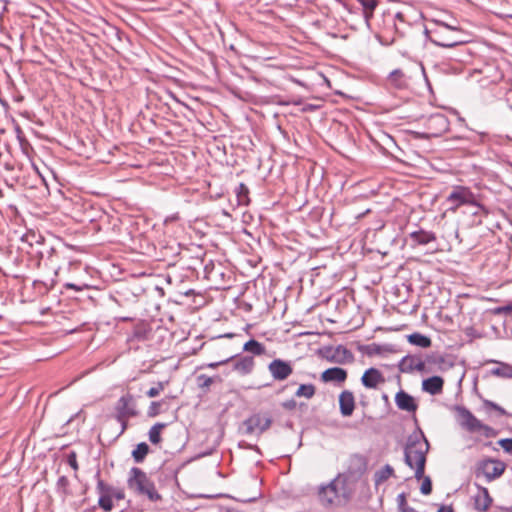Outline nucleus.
Returning <instances> with one entry per match:
<instances>
[{
	"label": "nucleus",
	"mask_w": 512,
	"mask_h": 512,
	"mask_svg": "<svg viewBox=\"0 0 512 512\" xmlns=\"http://www.w3.org/2000/svg\"><path fill=\"white\" fill-rule=\"evenodd\" d=\"M166 385V382H158L156 386L151 387L147 392L146 395L150 398H154L160 394L161 391L164 390Z\"/></svg>",
	"instance_id": "3c124183"
},
{
	"label": "nucleus",
	"mask_w": 512,
	"mask_h": 512,
	"mask_svg": "<svg viewBox=\"0 0 512 512\" xmlns=\"http://www.w3.org/2000/svg\"><path fill=\"white\" fill-rule=\"evenodd\" d=\"M163 401H152L149 405L147 415L148 417H156L160 414V408L162 406Z\"/></svg>",
	"instance_id": "09e8293b"
},
{
	"label": "nucleus",
	"mask_w": 512,
	"mask_h": 512,
	"mask_svg": "<svg viewBox=\"0 0 512 512\" xmlns=\"http://www.w3.org/2000/svg\"><path fill=\"white\" fill-rule=\"evenodd\" d=\"M41 240H43V237L34 231L26 232L21 238V242L27 245V249H31V247L37 245Z\"/></svg>",
	"instance_id": "58836bf2"
},
{
	"label": "nucleus",
	"mask_w": 512,
	"mask_h": 512,
	"mask_svg": "<svg viewBox=\"0 0 512 512\" xmlns=\"http://www.w3.org/2000/svg\"><path fill=\"white\" fill-rule=\"evenodd\" d=\"M119 319L121 321L126 322V321H131L133 318L131 316H120Z\"/></svg>",
	"instance_id": "338daca9"
},
{
	"label": "nucleus",
	"mask_w": 512,
	"mask_h": 512,
	"mask_svg": "<svg viewBox=\"0 0 512 512\" xmlns=\"http://www.w3.org/2000/svg\"><path fill=\"white\" fill-rule=\"evenodd\" d=\"M480 432H482V434L487 437V438H493V437H496L497 434H498V431L496 429H494L493 427L491 426H488L484 423L481 422L480 424V427H479V430Z\"/></svg>",
	"instance_id": "8fccbe9b"
},
{
	"label": "nucleus",
	"mask_w": 512,
	"mask_h": 512,
	"mask_svg": "<svg viewBox=\"0 0 512 512\" xmlns=\"http://www.w3.org/2000/svg\"><path fill=\"white\" fill-rule=\"evenodd\" d=\"M243 350L253 355H262L266 351L265 346L255 339L248 340L244 344Z\"/></svg>",
	"instance_id": "c9c22d12"
},
{
	"label": "nucleus",
	"mask_w": 512,
	"mask_h": 512,
	"mask_svg": "<svg viewBox=\"0 0 512 512\" xmlns=\"http://www.w3.org/2000/svg\"><path fill=\"white\" fill-rule=\"evenodd\" d=\"M455 29L451 28L448 25H441L434 30H429L428 28H424V33L427 39L433 44L440 46L451 48L456 46L459 42L454 41L446 37L445 33L449 31H454Z\"/></svg>",
	"instance_id": "6e6552de"
},
{
	"label": "nucleus",
	"mask_w": 512,
	"mask_h": 512,
	"mask_svg": "<svg viewBox=\"0 0 512 512\" xmlns=\"http://www.w3.org/2000/svg\"><path fill=\"white\" fill-rule=\"evenodd\" d=\"M65 287L67 289H73V290H76V291H81L83 290L84 288H87V285H83V286H80V285H76L74 283H66L65 284Z\"/></svg>",
	"instance_id": "680f3d73"
},
{
	"label": "nucleus",
	"mask_w": 512,
	"mask_h": 512,
	"mask_svg": "<svg viewBox=\"0 0 512 512\" xmlns=\"http://www.w3.org/2000/svg\"><path fill=\"white\" fill-rule=\"evenodd\" d=\"M422 484L420 487V491L423 495H429L432 492V481L429 476H424L421 478Z\"/></svg>",
	"instance_id": "de8ad7c7"
},
{
	"label": "nucleus",
	"mask_w": 512,
	"mask_h": 512,
	"mask_svg": "<svg viewBox=\"0 0 512 512\" xmlns=\"http://www.w3.org/2000/svg\"><path fill=\"white\" fill-rule=\"evenodd\" d=\"M151 332V328L145 322L136 324L132 331V337L138 341L146 340Z\"/></svg>",
	"instance_id": "7c9ffc66"
},
{
	"label": "nucleus",
	"mask_w": 512,
	"mask_h": 512,
	"mask_svg": "<svg viewBox=\"0 0 512 512\" xmlns=\"http://www.w3.org/2000/svg\"><path fill=\"white\" fill-rule=\"evenodd\" d=\"M363 8V17L368 28L371 27V21L374 11L379 4V0H356Z\"/></svg>",
	"instance_id": "bb28decb"
},
{
	"label": "nucleus",
	"mask_w": 512,
	"mask_h": 512,
	"mask_svg": "<svg viewBox=\"0 0 512 512\" xmlns=\"http://www.w3.org/2000/svg\"><path fill=\"white\" fill-rule=\"evenodd\" d=\"M204 276L216 288H219L225 281L226 273L220 263L215 264L212 260H209L204 265Z\"/></svg>",
	"instance_id": "f8f14e48"
},
{
	"label": "nucleus",
	"mask_w": 512,
	"mask_h": 512,
	"mask_svg": "<svg viewBox=\"0 0 512 512\" xmlns=\"http://www.w3.org/2000/svg\"><path fill=\"white\" fill-rule=\"evenodd\" d=\"M150 451L149 445L146 442L137 444L131 455L136 463H142Z\"/></svg>",
	"instance_id": "f704fd0d"
},
{
	"label": "nucleus",
	"mask_w": 512,
	"mask_h": 512,
	"mask_svg": "<svg viewBox=\"0 0 512 512\" xmlns=\"http://www.w3.org/2000/svg\"><path fill=\"white\" fill-rule=\"evenodd\" d=\"M427 125L434 136H441L449 130L450 122L444 114L436 113L429 117Z\"/></svg>",
	"instance_id": "dca6fc26"
},
{
	"label": "nucleus",
	"mask_w": 512,
	"mask_h": 512,
	"mask_svg": "<svg viewBox=\"0 0 512 512\" xmlns=\"http://www.w3.org/2000/svg\"><path fill=\"white\" fill-rule=\"evenodd\" d=\"M237 205L247 206L250 203L249 188L244 184L240 183L235 189Z\"/></svg>",
	"instance_id": "2f4dec72"
},
{
	"label": "nucleus",
	"mask_w": 512,
	"mask_h": 512,
	"mask_svg": "<svg viewBox=\"0 0 512 512\" xmlns=\"http://www.w3.org/2000/svg\"><path fill=\"white\" fill-rule=\"evenodd\" d=\"M395 404L398 409L408 413L415 414L418 409V404L415 398L404 390H400L396 393Z\"/></svg>",
	"instance_id": "f3484780"
},
{
	"label": "nucleus",
	"mask_w": 512,
	"mask_h": 512,
	"mask_svg": "<svg viewBox=\"0 0 512 512\" xmlns=\"http://www.w3.org/2000/svg\"><path fill=\"white\" fill-rule=\"evenodd\" d=\"M268 370L276 381H284L293 373L291 363L279 358L274 359L269 363Z\"/></svg>",
	"instance_id": "9b49d317"
},
{
	"label": "nucleus",
	"mask_w": 512,
	"mask_h": 512,
	"mask_svg": "<svg viewBox=\"0 0 512 512\" xmlns=\"http://www.w3.org/2000/svg\"><path fill=\"white\" fill-rule=\"evenodd\" d=\"M67 462L75 471L78 470L79 467H78V462H77V458H76V453L75 452H71L68 455Z\"/></svg>",
	"instance_id": "4d7b16f0"
},
{
	"label": "nucleus",
	"mask_w": 512,
	"mask_h": 512,
	"mask_svg": "<svg viewBox=\"0 0 512 512\" xmlns=\"http://www.w3.org/2000/svg\"><path fill=\"white\" fill-rule=\"evenodd\" d=\"M391 351H392V348L390 346H388V345H379V344H376V343H372V344L366 345L364 347V352L368 356L381 355V354H384V353H387V352H391Z\"/></svg>",
	"instance_id": "4c0bfd02"
},
{
	"label": "nucleus",
	"mask_w": 512,
	"mask_h": 512,
	"mask_svg": "<svg viewBox=\"0 0 512 512\" xmlns=\"http://www.w3.org/2000/svg\"><path fill=\"white\" fill-rule=\"evenodd\" d=\"M272 425V418L269 415L255 413L245 419L242 423L246 435L257 434L258 436L267 431Z\"/></svg>",
	"instance_id": "39448f33"
},
{
	"label": "nucleus",
	"mask_w": 512,
	"mask_h": 512,
	"mask_svg": "<svg viewBox=\"0 0 512 512\" xmlns=\"http://www.w3.org/2000/svg\"><path fill=\"white\" fill-rule=\"evenodd\" d=\"M316 393V387L309 384H301L295 392L296 397H304L306 399H311Z\"/></svg>",
	"instance_id": "79ce46f5"
},
{
	"label": "nucleus",
	"mask_w": 512,
	"mask_h": 512,
	"mask_svg": "<svg viewBox=\"0 0 512 512\" xmlns=\"http://www.w3.org/2000/svg\"><path fill=\"white\" fill-rule=\"evenodd\" d=\"M401 13V17H398L395 21L397 25L396 30V40L399 38H403L408 35L409 31L412 28L410 21L408 20L407 13L405 11H399Z\"/></svg>",
	"instance_id": "cd10ccee"
},
{
	"label": "nucleus",
	"mask_w": 512,
	"mask_h": 512,
	"mask_svg": "<svg viewBox=\"0 0 512 512\" xmlns=\"http://www.w3.org/2000/svg\"><path fill=\"white\" fill-rule=\"evenodd\" d=\"M281 406L288 411H293L297 407V402L294 399H288L281 403Z\"/></svg>",
	"instance_id": "5fc2aeb1"
},
{
	"label": "nucleus",
	"mask_w": 512,
	"mask_h": 512,
	"mask_svg": "<svg viewBox=\"0 0 512 512\" xmlns=\"http://www.w3.org/2000/svg\"><path fill=\"white\" fill-rule=\"evenodd\" d=\"M255 500H256V497H253V498L248 499V500H246V501H247V502H252V501H255Z\"/></svg>",
	"instance_id": "774afa93"
},
{
	"label": "nucleus",
	"mask_w": 512,
	"mask_h": 512,
	"mask_svg": "<svg viewBox=\"0 0 512 512\" xmlns=\"http://www.w3.org/2000/svg\"><path fill=\"white\" fill-rule=\"evenodd\" d=\"M232 358L233 357H229L224 360L217 361V362H211V363L206 364L205 367L215 369L221 365L229 364V362H230V360H232Z\"/></svg>",
	"instance_id": "6e6d98bb"
},
{
	"label": "nucleus",
	"mask_w": 512,
	"mask_h": 512,
	"mask_svg": "<svg viewBox=\"0 0 512 512\" xmlns=\"http://www.w3.org/2000/svg\"><path fill=\"white\" fill-rule=\"evenodd\" d=\"M326 359L329 362L337 364L351 363L354 360L353 353L343 345H338L335 348H330L327 351Z\"/></svg>",
	"instance_id": "4468645a"
},
{
	"label": "nucleus",
	"mask_w": 512,
	"mask_h": 512,
	"mask_svg": "<svg viewBox=\"0 0 512 512\" xmlns=\"http://www.w3.org/2000/svg\"><path fill=\"white\" fill-rule=\"evenodd\" d=\"M393 475H394L393 467L389 464H386L381 469H379L375 472L374 483L376 486H379Z\"/></svg>",
	"instance_id": "c756f323"
},
{
	"label": "nucleus",
	"mask_w": 512,
	"mask_h": 512,
	"mask_svg": "<svg viewBox=\"0 0 512 512\" xmlns=\"http://www.w3.org/2000/svg\"><path fill=\"white\" fill-rule=\"evenodd\" d=\"M397 506H398L399 512L402 511L404 508L408 507L405 493H400L397 496Z\"/></svg>",
	"instance_id": "864d4df0"
},
{
	"label": "nucleus",
	"mask_w": 512,
	"mask_h": 512,
	"mask_svg": "<svg viewBox=\"0 0 512 512\" xmlns=\"http://www.w3.org/2000/svg\"><path fill=\"white\" fill-rule=\"evenodd\" d=\"M445 201L449 205L448 211L453 213H455L461 206L470 205L476 206L485 214H488L486 207L478 202L476 195L469 187L466 186H454Z\"/></svg>",
	"instance_id": "20e7f679"
},
{
	"label": "nucleus",
	"mask_w": 512,
	"mask_h": 512,
	"mask_svg": "<svg viewBox=\"0 0 512 512\" xmlns=\"http://www.w3.org/2000/svg\"><path fill=\"white\" fill-rule=\"evenodd\" d=\"M444 380L440 376H431L422 381V390L431 395L441 394L443 391Z\"/></svg>",
	"instance_id": "b1692460"
},
{
	"label": "nucleus",
	"mask_w": 512,
	"mask_h": 512,
	"mask_svg": "<svg viewBox=\"0 0 512 512\" xmlns=\"http://www.w3.org/2000/svg\"><path fill=\"white\" fill-rule=\"evenodd\" d=\"M95 478L97 480L96 491L101 495L112 496L114 493V487L105 483L100 477V471L96 472Z\"/></svg>",
	"instance_id": "e433bc0d"
},
{
	"label": "nucleus",
	"mask_w": 512,
	"mask_h": 512,
	"mask_svg": "<svg viewBox=\"0 0 512 512\" xmlns=\"http://www.w3.org/2000/svg\"><path fill=\"white\" fill-rule=\"evenodd\" d=\"M479 398L482 400V404H483V409L485 411H490V410H494L496 411L500 416H506L508 415L507 411L501 407L500 405H498L497 403L491 401V400H488V399H485L483 398L480 394H478Z\"/></svg>",
	"instance_id": "37998d69"
},
{
	"label": "nucleus",
	"mask_w": 512,
	"mask_h": 512,
	"mask_svg": "<svg viewBox=\"0 0 512 512\" xmlns=\"http://www.w3.org/2000/svg\"><path fill=\"white\" fill-rule=\"evenodd\" d=\"M180 262L182 263V268H186L192 271H198L199 268L204 269L205 265V260L200 256L191 258L190 263H186L185 257L181 256Z\"/></svg>",
	"instance_id": "ea45409f"
},
{
	"label": "nucleus",
	"mask_w": 512,
	"mask_h": 512,
	"mask_svg": "<svg viewBox=\"0 0 512 512\" xmlns=\"http://www.w3.org/2000/svg\"><path fill=\"white\" fill-rule=\"evenodd\" d=\"M487 362L498 364V367L492 368L489 371L490 375L503 379H512V365L505 362H499L496 360H489Z\"/></svg>",
	"instance_id": "a878e982"
},
{
	"label": "nucleus",
	"mask_w": 512,
	"mask_h": 512,
	"mask_svg": "<svg viewBox=\"0 0 512 512\" xmlns=\"http://www.w3.org/2000/svg\"><path fill=\"white\" fill-rule=\"evenodd\" d=\"M127 486L135 495L146 497L150 502L155 503L162 500L155 483L139 467H132L129 470Z\"/></svg>",
	"instance_id": "f03ea898"
},
{
	"label": "nucleus",
	"mask_w": 512,
	"mask_h": 512,
	"mask_svg": "<svg viewBox=\"0 0 512 512\" xmlns=\"http://www.w3.org/2000/svg\"><path fill=\"white\" fill-rule=\"evenodd\" d=\"M115 412V418L137 417L139 415V411L137 409V402L134 396L130 393L122 395L115 405Z\"/></svg>",
	"instance_id": "0eeeda50"
},
{
	"label": "nucleus",
	"mask_w": 512,
	"mask_h": 512,
	"mask_svg": "<svg viewBox=\"0 0 512 512\" xmlns=\"http://www.w3.org/2000/svg\"><path fill=\"white\" fill-rule=\"evenodd\" d=\"M130 418L129 417H123V418H116V420L121 424V431L119 433V435L123 434L126 429L128 428V420Z\"/></svg>",
	"instance_id": "bf43d9fd"
},
{
	"label": "nucleus",
	"mask_w": 512,
	"mask_h": 512,
	"mask_svg": "<svg viewBox=\"0 0 512 512\" xmlns=\"http://www.w3.org/2000/svg\"><path fill=\"white\" fill-rule=\"evenodd\" d=\"M497 444L503 449V451L509 455H512V438H503L498 440Z\"/></svg>",
	"instance_id": "603ef678"
},
{
	"label": "nucleus",
	"mask_w": 512,
	"mask_h": 512,
	"mask_svg": "<svg viewBox=\"0 0 512 512\" xmlns=\"http://www.w3.org/2000/svg\"><path fill=\"white\" fill-rule=\"evenodd\" d=\"M400 512H417V511L413 507L408 506Z\"/></svg>",
	"instance_id": "69168bd1"
},
{
	"label": "nucleus",
	"mask_w": 512,
	"mask_h": 512,
	"mask_svg": "<svg viewBox=\"0 0 512 512\" xmlns=\"http://www.w3.org/2000/svg\"><path fill=\"white\" fill-rule=\"evenodd\" d=\"M55 256H57V250L52 245L48 244L44 251L36 252V266L40 267L43 263L47 267H53V258Z\"/></svg>",
	"instance_id": "393cba45"
},
{
	"label": "nucleus",
	"mask_w": 512,
	"mask_h": 512,
	"mask_svg": "<svg viewBox=\"0 0 512 512\" xmlns=\"http://www.w3.org/2000/svg\"><path fill=\"white\" fill-rule=\"evenodd\" d=\"M48 246V244L45 242V240H41L37 245L34 247H31V249H26V253L29 255V257L32 260L36 261V252L44 251V249Z\"/></svg>",
	"instance_id": "49530a36"
},
{
	"label": "nucleus",
	"mask_w": 512,
	"mask_h": 512,
	"mask_svg": "<svg viewBox=\"0 0 512 512\" xmlns=\"http://www.w3.org/2000/svg\"><path fill=\"white\" fill-rule=\"evenodd\" d=\"M413 419L417 428L407 438L404 448V462L411 469H415L414 477L420 480L425 473L426 456L430 445L423 431L418 426V420L415 415Z\"/></svg>",
	"instance_id": "f257e3e1"
},
{
	"label": "nucleus",
	"mask_w": 512,
	"mask_h": 512,
	"mask_svg": "<svg viewBox=\"0 0 512 512\" xmlns=\"http://www.w3.org/2000/svg\"><path fill=\"white\" fill-rule=\"evenodd\" d=\"M408 342L412 345L421 347V348H428L431 346V339L421 333L415 332L410 335H408Z\"/></svg>",
	"instance_id": "72a5a7b5"
},
{
	"label": "nucleus",
	"mask_w": 512,
	"mask_h": 512,
	"mask_svg": "<svg viewBox=\"0 0 512 512\" xmlns=\"http://www.w3.org/2000/svg\"><path fill=\"white\" fill-rule=\"evenodd\" d=\"M398 17H401L400 12L386 11L376 19L374 26L371 25L369 29L374 31L375 38L380 44L390 46L396 41L397 25L395 21Z\"/></svg>",
	"instance_id": "7ed1b4c3"
},
{
	"label": "nucleus",
	"mask_w": 512,
	"mask_h": 512,
	"mask_svg": "<svg viewBox=\"0 0 512 512\" xmlns=\"http://www.w3.org/2000/svg\"><path fill=\"white\" fill-rule=\"evenodd\" d=\"M347 377V371L341 367L328 368L324 370L320 375V379L324 383L335 382L342 384L346 381Z\"/></svg>",
	"instance_id": "aec40b11"
},
{
	"label": "nucleus",
	"mask_w": 512,
	"mask_h": 512,
	"mask_svg": "<svg viewBox=\"0 0 512 512\" xmlns=\"http://www.w3.org/2000/svg\"><path fill=\"white\" fill-rule=\"evenodd\" d=\"M69 486V479L66 476H61L58 478L57 481V488L63 489L64 491Z\"/></svg>",
	"instance_id": "13d9d810"
},
{
	"label": "nucleus",
	"mask_w": 512,
	"mask_h": 512,
	"mask_svg": "<svg viewBox=\"0 0 512 512\" xmlns=\"http://www.w3.org/2000/svg\"><path fill=\"white\" fill-rule=\"evenodd\" d=\"M512 311V305H507V306H503V307H499L497 308L496 312L497 313H507V312H511Z\"/></svg>",
	"instance_id": "e2e57ef3"
},
{
	"label": "nucleus",
	"mask_w": 512,
	"mask_h": 512,
	"mask_svg": "<svg viewBox=\"0 0 512 512\" xmlns=\"http://www.w3.org/2000/svg\"><path fill=\"white\" fill-rule=\"evenodd\" d=\"M232 357V360L229 362L232 371L237 372L241 376L248 375L253 371L255 361L252 356H243L238 359H235L234 356Z\"/></svg>",
	"instance_id": "a211bd4d"
},
{
	"label": "nucleus",
	"mask_w": 512,
	"mask_h": 512,
	"mask_svg": "<svg viewBox=\"0 0 512 512\" xmlns=\"http://www.w3.org/2000/svg\"><path fill=\"white\" fill-rule=\"evenodd\" d=\"M384 382L385 378L383 374L377 368L373 367L367 369L361 377L362 385L368 389H375L379 384Z\"/></svg>",
	"instance_id": "6ab92c4d"
},
{
	"label": "nucleus",
	"mask_w": 512,
	"mask_h": 512,
	"mask_svg": "<svg viewBox=\"0 0 512 512\" xmlns=\"http://www.w3.org/2000/svg\"><path fill=\"white\" fill-rule=\"evenodd\" d=\"M367 464L368 461L364 455L352 454L347 462L346 474L350 477H360L367 470Z\"/></svg>",
	"instance_id": "ddd939ff"
},
{
	"label": "nucleus",
	"mask_w": 512,
	"mask_h": 512,
	"mask_svg": "<svg viewBox=\"0 0 512 512\" xmlns=\"http://www.w3.org/2000/svg\"><path fill=\"white\" fill-rule=\"evenodd\" d=\"M98 505L104 511H111L113 509V497L106 495L99 496Z\"/></svg>",
	"instance_id": "a18cd8bd"
},
{
	"label": "nucleus",
	"mask_w": 512,
	"mask_h": 512,
	"mask_svg": "<svg viewBox=\"0 0 512 512\" xmlns=\"http://www.w3.org/2000/svg\"><path fill=\"white\" fill-rule=\"evenodd\" d=\"M409 238L412 246H424L437 241L436 234L432 231H427L422 228L409 233Z\"/></svg>",
	"instance_id": "4be33fe9"
},
{
	"label": "nucleus",
	"mask_w": 512,
	"mask_h": 512,
	"mask_svg": "<svg viewBox=\"0 0 512 512\" xmlns=\"http://www.w3.org/2000/svg\"><path fill=\"white\" fill-rule=\"evenodd\" d=\"M398 368L402 373L423 372L426 369V363L420 356L406 355L400 360Z\"/></svg>",
	"instance_id": "2eb2a0df"
},
{
	"label": "nucleus",
	"mask_w": 512,
	"mask_h": 512,
	"mask_svg": "<svg viewBox=\"0 0 512 512\" xmlns=\"http://www.w3.org/2000/svg\"><path fill=\"white\" fill-rule=\"evenodd\" d=\"M388 81L398 89L406 88L408 86V78L401 69L393 70L388 76Z\"/></svg>",
	"instance_id": "c85d7f7f"
},
{
	"label": "nucleus",
	"mask_w": 512,
	"mask_h": 512,
	"mask_svg": "<svg viewBox=\"0 0 512 512\" xmlns=\"http://www.w3.org/2000/svg\"><path fill=\"white\" fill-rule=\"evenodd\" d=\"M506 464L496 459H485L478 463L476 468V476L482 475L487 481L499 478L505 471Z\"/></svg>",
	"instance_id": "423d86ee"
},
{
	"label": "nucleus",
	"mask_w": 512,
	"mask_h": 512,
	"mask_svg": "<svg viewBox=\"0 0 512 512\" xmlns=\"http://www.w3.org/2000/svg\"><path fill=\"white\" fill-rule=\"evenodd\" d=\"M112 497L115 498L116 500L124 499L125 498L124 490L114 487V493L112 494Z\"/></svg>",
	"instance_id": "052dcab7"
},
{
	"label": "nucleus",
	"mask_w": 512,
	"mask_h": 512,
	"mask_svg": "<svg viewBox=\"0 0 512 512\" xmlns=\"http://www.w3.org/2000/svg\"><path fill=\"white\" fill-rule=\"evenodd\" d=\"M114 301L120 307H130V306L135 305L138 302V299L135 294H130V296L125 297L124 294L117 293V297H114Z\"/></svg>",
	"instance_id": "c03bdc74"
},
{
	"label": "nucleus",
	"mask_w": 512,
	"mask_h": 512,
	"mask_svg": "<svg viewBox=\"0 0 512 512\" xmlns=\"http://www.w3.org/2000/svg\"><path fill=\"white\" fill-rule=\"evenodd\" d=\"M341 475L339 474L334 478L328 485L322 486L319 490V499L323 506L329 507L336 503L340 497V490L338 488V482L340 481Z\"/></svg>",
	"instance_id": "9d476101"
},
{
	"label": "nucleus",
	"mask_w": 512,
	"mask_h": 512,
	"mask_svg": "<svg viewBox=\"0 0 512 512\" xmlns=\"http://www.w3.org/2000/svg\"><path fill=\"white\" fill-rule=\"evenodd\" d=\"M166 426V423L158 422L149 429L148 437L152 444L157 445L162 441L161 432Z\"/></svg>",
	"instance_id": "473e14b6"
},
{
	"label": "nucleus",
	"mask_w": 512,
	"mask_h": 512,
	"mask_svg": "<svg viewBox=\"0 0 512 512\" xmlns=\"http://www.w3.org/2000/svg\"><path fill=\"white\" fill-rule=\"evenodd\" d=\"M437 512H454L452 506L441 505Z\"/></svg>",
	"instance_id": "0e129e2a"
},
{
	"label": "nucleus",
	"mask_w": 512,
	"mask_h": 512,
	"mask_svg": "<svg viewBox=\"0 0 512 512\" xmlns=\"http://www.w3.org/2000/svg\"><path fill=\"white\" fill-rule=\"evenodd\" d=\"M215 381L220 382V376L210 377L205 374H200L196 377L197 386L202 390H208Z\"/></svg>",
	"instance_id": "a19ab883"
},
{
	"label": "nucleus",
	"mask_w": 512,
	"mask_h": 512,
	"mask_svg": "<svg viewBox=\"0 0 512 512\" xmlns=\"http://www.w3.org/2000/svg\"><path fill=\"white\" fill-rule=\"evenodd\" d=\"M477 493L474 498V508L479 512H486L492 504V497L487 488L477 485Z\"/></svg>",
	"instance_id": "412c9836"
},
{
	"label": "nucleus",
	"mask_w": 512,
	"mask_h": 512,
	"mask_svg": "<svg viewBox=\"0 0 512 512\" xmlns=\"http://www.w3.org/2000/svg\"><path fill=\"white\" fill-rule=\"evenodd\" d=\"M454 411L457 415L459 425L466 431L473 433L478 432L481 421L465 406L456 405Z\"/></svg>",
	"instance_id": "1a4fd4ad"
},
{
	"label": "nucleus",
	"mask_w": 512,
	"mask_h": 512,
	"mask_svg": "<svg viewBox=\"0 0 512 512\" xmlns=\"http://www.w3.org/2000/svg\"><path fill=\"white\" fill-rule=\"evenodd\" d=\"M339 409L344 417H349L355 409V398L351 391L344 390L339 395Z\"/></svg>",
	"instance_id": "5701e85b"
}]
</instances>
